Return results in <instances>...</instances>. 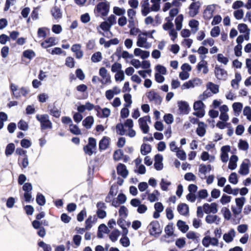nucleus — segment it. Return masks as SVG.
Here are the masks:
<instances>
[{
  "instance_id": "393cba45",
  "label": "nucleus",
  "mask_w": 251,
  "mask_h": 251,
  "mask_svg": "<svg viewBox=\"0 0 251 251\" xmlns=\"http://www.w3.org/2000/svg\"><path fill=\"white\" fill-rule=\"evenodd\" d=\"M206 126V125L203 122L199 123L198 127L196 130L197 133L199 136L203 137L205 135Z\"/></svg>"
},
{
  "instance_id": "a18cd8bd",
  "label": "nucleus",
  "mask_w": 251,
  "mask_h": 251,
  "mask_svg": "<svg viewBox=\"0 0 251 251\" xmlns=\"http://www.w3.org/2000/svg\"><path fill=\"white\" fill-rule=\"evenodd\" d=\"M207 87L214 94H216L219 92V86L212 82H209L207 84Z\"/></svg>"
},
{
  "instance_id": "0eeeda50",
  "label": "nucleus",
  "mask_w": 251,
  "mask_h": 251,
  "mask_svg": "<svg viewBox=\"0 0 251 251\" xmlns=\"http://www.w3.org/2000/svg\"><path fill=\"white\" fill-rule=\"evenodd\" d=\"M150 233L151 235L155 236L159 235L161 232L160 227V224L158 221H154L151 222L148 227Z\"/></svg>"
},
{
  "instance_id": "a19ab883",
  "label": "nucleus",
  "mask_w": 251,
  "mask_h": 251,
  "mask_svg": "<svg viewBox=\"0 0 251 251\" xmlns=\"http://www.w3.org/2000/svg\"><path fill=\"white\" fill-rule=\"evenodd\" d=\"M51 14L55 19L60 18L62 16V14L60 12L59 8L54 6L51 10Z\"/></svg>"
},
{
  "instance_id": "1a4fd4ad",
  "label": "nucleus",
  "mask_w": 251,
  "mask_h": 251,
  "mask_svg": "<svg viewBox=\"0 0 251 251\" xmlns=\"http://www.w3.org/2000/svg\"><path fill=\"white\" fill-rule=\"evenodd\" d=\"M217 6V5L215 4L207 5L203 13L204 18L207 20L211 19L213 17V13Z\"/></svg>"
},
{
  "instance_id": "69168bd1",
  "label": "nucleus",
  "mask_w": 251,
  "mask_h": 251,
  "mask_svg": "<svg viewBox=\"0 0 251 251\" xmlns=\"http://www.w3.org/2000/svg\"><path fill=\"white\" fill-rule=\"evenodd\" d=\"M228 180L231 183L236 184L238 183L237 174L235 173H231L228 177Z\"/></svg>"
},
{
  "instance_id": "b1692460",
  "label": "nucleus",
  "mask_w": 251,
  "mask_h": 251,
  "mask_svg": "<svg viewBox=\"0 0 251 251\" xmlns=\"http://www.w3.org/2000/svg\"><path fill=\"white\" fill-rule=\"evenodd\" d=\"M186 237L192 241L198 243L200 241V234L193 231H189L186 234Z\"/></svg>"
},
{
  "instance_id": "412c9836",
  "label": "nucleus",
  "mask_w": 251,
  "mask_h": 251,
  "mask_svg": "<svg viewBox=\"0 0 251 251\" xmlns=\"http://www.w3.org/2000/svg\"><path fill=\"white\" fill-rule=\"evenodd\" d=\"M71 50L72 51L75 53V57L78 58L80 59L82 58L83 56V52L81 50V46L79 44H75L74 45Z\"/></svg>"
},
{
  "instance_id": "79ce46f5",
  "label": "nucleus",
  "mask_w": 251,
  "mask_h": 251,
  "mask_svg": "<svg viewBox=\"0 0 251 251\" xmlns=\"http://www.w3.org/2000/svg\"><path fill=\"white\" fill-rule=\"evenodd\" d=\"M15 145L13 143H10L7 145L5 153L6 156L11 155L15 150Z\"/></svg>"
},
{
  "instance_id": "f8f14e48",
  "label": "nucleus",
  "mask_w": 251,
  "mask_h": 251,
  "mask_svg": "<svg viewBox=\"0 0 251 251\" xmlns=\"http://www.w3.org/2000/svg\"><path fill=\"white\" fill-rule=\"evenodd\" d=\"M99 75L102 77L100 79V82L103 84H105L111 82L110 76L107 73V71L104 67L100 68L99 70Z\"/></svg>"
},
{
  "instance_id": "de8ad7c7",
  "label": "nucleus",
  "mask_w": 251,
  "mask_h": 251,
  "mask_svg": "<svg viewBox=\"0 0 251 251\" xmlns=\"http://www.w3.org/2000/svg\"><path fill=\"white\" fill-rule=\"evenodd\" d=\"M70 131L75 135H79L81 134V130L76 125L73 124L70 125Z\"/></svg>"
},
{
  "instance_id": "58836bf2",
  "label": "nucleus",
  "mask_w": 251,
  "mask_h": 251,
  "mask_svg": "<svg viewBox=\"0 0 251 251\" xmlns=\"http://www.w3.org/2000/svg\"><path fill=\"white\" fill-rule=\"evenodd\" d=\"M211 170V166L210 165H205L204 164H201L199 167V171L200 173L205 175L207 172H209Z\"/></svg>"
},
{
  "instance_id": "f704fd0d",
  "label": "nucleus",
  "mask_w": 251,
  "mask_h": 251,
  "mask_svg": "<svg viewBox=\"0 0 251 251\" xmlns=\"http://www.w3.org/2000/svg\"><path fill=\"white\" fill-rule=\"evenodd\" d=\"M160 1L161 0H151V2L152 3L151 9L152 11L157 12L160 10Z\"/></svg>"
},
{
  "instance_id": "20e7f679",
  "label": "nucleus",
  "mask_w": 251,
  "mask_h": 251,
  "mask_svg": "<svg viewBox=\"0 0 251 251\" xmlns=\"http://www.w3.org/2000/svg\"><path fill=\"white\" fill-rule=\"evenodd\" d=\"M202 84V80L199 78L196 77L189 81L184 82L181 86L182 90L193 88L195 87L200 86Z\"/></svg>"
},
{
  "instance_id": "c03bdc74",
  "label": "nucleus",
  "mask_w": 251,
  "mask_h": 251,
  "mask_svg": "<svg viewBox=\"0 0 251 251\" xmlns=\"http://www.w3.org/2000/svg\"><path fill=\"white\" fill-rule=\"evenodd\" d=\"M183 20V16L182 15L178 16L175 19V23L176 29L177 30H180L182 27V22Z\"/></svg>"
},
{
  "instance_id": "0e129e2a",
  "label": "nucleus",
  "mask_w": 251,
  "mask_h": 251,
  "mask_svg": "<svg viewBox=\"0 0 251 251\" xmlns=\"http://www.w3.org/2000/svg\"><path fill=\"white\" fill-rule=\"evenodd\" d=\"M125 12L126 10L124 8H120L117 6L113 7V13L118 16L123 15L125 14Z\"/></svg>"
},
{
  "instance_id": "13d9d810",
  "label": "nucleus",
  "mask_w": 251,
  "mask_h": 251,
  "mask_svg": "<svg viewBox=\"0 0 251 251\" xmlns=\"http://www.w3.org/2000/svg\"><path fill=\"white\" fill-rule=\"evenodd\" d=\"M199 25V22L194 19L190 20L189 23V25L191 27L192 30H198Z\"/></svg>"
},
{
  "instance_id": "680f3d73",
  "label": "nucleus",
  "mask_w": 251,
  "mask_h": 251,
  "mask_svg": "<svg viewBox=\"0 0 251 251\" xmlns=\"http://www.w3.org/2000/svg\"><path fill=\"white\" fill-rule=\"evenodd\" d=\"M18 126L19 129L22 130L26 131L28 129V124L25 121L21 120L18 123Z\"/></svg>"
},
{
  "instance_id": "9d476101",
  "label": "nucleus",
  "mask_w": 251,
  "mask_h": 251,
  "mask_svg": "<svg viewBox=\"0 0 251 251\" xmlns=\"http://www.w3.org/2000/svg\"><path fill=\"white\" fill-rule=\"evenodd\" d=\"M147 96L150 101L155 104L159 105L162 101V98L158 94L153 91H151L147 93Z\"/></svg>"
},
{
  "instance_id": "338daca9",
  "label": "nucleus",
  "mask_w": 251,
  "mask_h": 251,
  "mask_svg": "<svg viewBox=\"0 0 251 251\" xmlns=\"http://www.w3.org/2000/svg\"><path fill=\"white\" fill-rule=\"evenodd\" d=\"M120 242L125 247H127L130 245L129 239L126 236H123L121 238Z\"/></svg>"
},
{
  "instance_id": "aec40b11",
  "label": "nucleus",
  "mask_w": 251,
  "mask_h": 251,
  "mask_svg": "<svg viewBox=\"0 0 251 251\" xmlns=\"http://www.w3.org/2000/svg\"><path fill=\"white\" fill-rule=\"evenodd\" d=\"M235 236V231L233 229H231L227 233L223 235V239L226 243H230L232 241Z\"/></svg>"
},
{
  "instance_id": "e433bc0d",
  "label": "nucleus",
  "mask_w": 251,
  "mask_h": 251,
  "mask_svg": "<svg viewBox=\"0 0 251 251\" xmlns=\"http://www.w3.org/2000/svg\"><path fill=\"white\" fill-rule=\"evenodd\" d=\"M151 145L146 144H143L141 147V153L142 155H145L151 151Z\"/></svg>"
},
{
  "instance_id": "774afa93",
  "label": "nucleus",
  "mask_w": 251,
  "mask_h": 251,
  "mask_svg": "<svg viewBox=\"0 0 251 251\" xmlns=\"http://www.w3.org/2000/svg\"><path fill=\"white\" fill-rule=\"evenodd\" d=\"M164 120L167 124H171L174 121L173 116L171 114H165L163 117Z\"/></svg>"
},
{
  "instance_id": "3c124183",
  "label": "nucleus",
  "mask_w": 251,
  "mask_h": 251,
  "mask_svg": "<svg viewBox=\"0 0 251 251\" xmlns=\"http://www.w3.org/2000/svg\"><path fill=\"white\" fill-rule=\"evenodd\" d=\"M243 115L245 116L247 119L251 122V108L250 106H245L243 110Z\"/></svg>"
},
{
  "instance_id": "39448f33",
  "label": "nucleus",
  "mask_w": 251,
  "mask_h": 251,
  "mask_svg": "<svg viewBox=\"0 0 251 251\" xmlns=\"http://www.w3.org/2000/svg\"><path fill=\"white\" fill-rule=\"evenodd\" d=\"M193 108L195 112L193 114L198 117H202L205 114L204 104L201 100L195 101L194 103Z\"/></svg>"
},
{
  "instance_id": "f257e3e1",
  "label": "nucleus",
  "mask_w": 251,
  "mask_h": 251,
  "mask_svg": "<svg viewBox=\"0 0 251 251\" xmlns=\"http://www.w3.org/2000/svg\"><path fill=\"white\" fill-rule=\"evenodd\" d=\"M110 3L105 0L99 2L94 9L95 14L99 16H106L109 11Z\"/></svg>"
},
{
  "instance_id": "2eb2a0df",
  "label": "nucleus",
  "mask_w": 251,
  "mask_h": 251,
  "mask_svg": "<svg viewBox=\"0 0 251 251\" xmlns=\"http://www.w3.org/2000/svg\"><path fill=\"white\" fill-rule=\"evenodd\" d=\"M215 74L216 77L221 80L226 79L227 75L225 70L218 66H216L215 68Z\"/></svg>"
},
{
  "instance_id": "f3484780",
  "label": "nucleus",
  "mask_w": 251,
  "mask_h": 251,
  "mask_svg": "<svg viewBox=\"0 0 251 251\" xmlns=\"http://www.w3.org/2000/svg\"><path fill=\"white\" fill-rule=\"evenodd\" d=\"M117 171L118 175L123 177L126 178L128 175V172L126 166L123 164L120 163L117 167Z\"/></svg>"
},
{
  "instance_id": "bb28decb",
  "label": "nucleus",
  "mask_w": 251,
  "mask_h": 251,
  "mask_svg": "<svg viewBox=\"0 0 251 251\" xmlns=\"http://www.w3.org/2000/svg\"><path fill=\"white\" fill-rule=\"evenodd\" d=\"M238 158L235 155H232L230 159L228 164V168L230 170H234L237 167V162L238 161Z\"/></svg>"
},
{
  "instance_id": "c85d7f7f",
  "label": "nucleus",
  "mask_w": 251,
  "mask_h": 251,
  "mask_svg": "<svg viewBox=\"0 0 251 251\" xmlns=\"http://www.w3.org/2000/svg\"><path fill=\"white\" fill-rule=\"evenodd\" d=\"M220 219L217 215H208L205 218V221L208 224L219 223Z\"/></svg>"
},
{
  "instance_id": "7ed1b4c3",
  "label": "nucleus",
  "mask_w": 251,
  "mask_h": 251,
  "mask_svg": "<svg viewBox=\"0 0 251 251\" xmlns=\"http://www.w3.org/2000/svg\"><path fill=\"white\" fill-rule=\"evenodd\" d=\"M151 32H142L140 34L138 37L137 45L139 47L149 49L151 47V44L147 41V37H152Z\"/></svg>"
},
{
  "instance_id": "6e6d98bb",
  "label": "nucleus",
  "mask_w": 251,
  "mask_h": 251,
  "mask_svg": "<svg viewBox=\"0 0 251 251\" xmlns=\"http://www.w3.org/2000/svg\"><path fill=\"white\" fill-rule=\"evenodd\" d=\"M36 202L40 205H44L46 202L45 197L41 194H38L36 197Z\"/></svg>"
},
{
  "instance_id": "a878e982",
  "label": "nucleus",
  "mask_w": 251,
  "mask_h": 251,
  "mask_svg": "<svg viewBox=\"0 0 251 251\" xmlns=\"http://www.w3.org/2000/svg\"><path fill=\"white\" fill-rule=\"evenodd\" d=\"M110 138L107 137H104L99 143V148L101 150L106 149L109 144Z\"/></svg>"
},
{
  "instance_id": "4c0bfd02",
  "label": "nucleus",
  "mask_w": 251,
  "mask_h": 251,
  "mask_svg": "<svg viewBox=\"0 0 251 251\" xmlns=\"http://www.w3.org/2000/svg\"><path fill=\"white\" fill-rule=\"evenodd\" d=\"M171 185V181L164 179L162 178L160 183V185L161 189L164 191H167L168 190V187Z\"/></svg>"
},
{
  "instance_id": "bf43d9fd",
  "label": "nucleus",
  "mask_w": 251,
  "mask_h": 251,
  "mask_svg": "<svg viewBox=\"0 0 251 251\" xmlns=\"http://www.w3.org/2000/svg\"><path fill=\"white\" fill-rule=\"evenodd\" d=\"M233 15L237 20L242 19L244 16V11L242 9H237L233 12Z\"/></svg>"
},
{
  "instance_id": "052dcab7",
  "label": "nucleus",
  "mask_w": 251,
  "mask_h": 251,
  "mask_svg": "<svg viewBox=\"0 0 251 251\" xmlns=\"http://www.w3.org/2000/svg\"><path fill=\"white\" fill-rule=\"evenodd\" d=\"M98 108L101 110L102 115L100 116L101 118H107L109 116L111 113L110 110L108 108H104L101 109L100 107Z\"/></svg>"
},
{
  "instance_id": "e2e57ef3",
  "label": "nucleus",
  "mask_w": 251,
  "mask_h": 251,
  "mask_svg": "<svg viewBox=\"0 0 251 251\" xmlns=\"http://www.w3.org/2000/svg\"><path fill=\"white\" fill-rule=\"evenodd\" d=\"M176 152V156L181 160H185L186 159V154L183 150L178 149Z\"/></svg>"
},
{
  "instance_id": "473e14b6",
  "label": "nucleus",
  "mask_w": 251,
  "mask_h": 251,
  "mask_svg": "<svg viewBox=\"0 0 251 251\" xmlns=\"http://www.w3.org/2000/svg\"><path fill=\"white\" fill-rule=\"evenodd\" d=\"M239 173L242 175H246L249 173V167L246 161H244L241 165Z\"/></svg>"
},
{
  "instance_id": "423d86ee",
  "label": "nucleus",
  "mask_w": 251,
  "mask_h": 251,
  "mask_svg": "<svg viewBox=\"0 0 251 251\" xmlns=\"http://www.w3.org/2000/svg\"><path fill=\"white\" fill-rule=\"evenodd\" d=\"M151 122V118L149 116H146L140 118L138 120V123L140 127L143 132L145 134L147 133L149 131V126L147 122Z\"/></svg>"
},
{
  "instance_id": "4be33fe9",
  "label": "nucleus",
  "mask_w": 251,
  "mask_h": 251,
  "mask_svg": "<svg viewBox=\"0 0 251 251\" xmlns=\"http://www.w3.org/2000/svg\"><path fill=\"white\" fill-rule=\"evenodd\" d=\"M181 5V3L179 1H177V0H174L172 3L166 2L165 3L163 7V11L164 12H166L169 9H171L173 6L179 7Z\"/></svg>"
},
{
  "instance_id": "7c9ffc66",
  "label": "nucleus",
  "mask_w": 251,
  "mask_h": 251,
  "mask_svg": "<svg viewBox=\"0 0 251 251\" xmlns=\"http://www.w3.org/2000/svg\"><path fill=\"white\" fill-rule=\"evenodd\" d=\"M94 123V119L91 116L87 117L82 122V124L86 128H90Z\"/></svg>"
},
{
  "instance_id": "2f4dec72",
  "label": "nucleus",
  "mask_w": 251,
  "mask_h": 251,
  "mask_svg": "<svg viewBox=\"0 0 251 251\" xmlns=\"http://www.w3.org/2000/svg\"><path fill=\"white\" fill-rule=\"evenodd\" d=\"M178 229L182 232H186L189 229V226L187 225L185 222L178 220L176 224Z\"/></svg>"
},
{
  "instance_id": "ea45409f",
  "label": "nucleus",
  "mask_w": 251,
  "mask_h": 251,
  "mask_svg": "<svg viewBox=\"0 0 251 251\" xmlns=\"http://www.w3.org/2000/svg\"><path fill=\"white\" fill-rule=\"evenodd\" d=\"M232 108L237 115H239L242 111L243 104L241 102H234L232 104Z\"/></svg>"
},
{
  "instance_id": "6ab92c4d",
  "label": "nucleus",
  "mask_w": 251,
  "mask_h": 251,
  "mask_svg": "<svg viewBox=\"0 0 251 251\" xmlns=\"http://www.w3.org/2000/svg\"><path fill=\"white\" fill-rule=\"evenodd\" d=\"M197 68L199 71H202L204 74H206L208 72L207 62L205 60H202L199 62L197 65Z\"/></svg>"
},
{
  "instance_id": "603ef678",
  "label": "nucleus",
  "mask_w": 251,
  "mask_h": 251,
  "mask_svg": "<svg viewBox=\"0 0 251 251\" xmlns=\"http://www.w3.org/2000/svg\"><path fill=\"white\" fill-rule=\"evenodd\" d=\"M217 60L221 63L224 64V65H227L228 63L229 60L228 58L225 57L224 55L222 53H219L217 55Z\"/></svg>"
},
{
  "instance_id": "6e6552de",
  "label": "nucleus",
  "mask_w": 251,
  "mask_h": 251,
  "mask_svg": "<svg viewBox=\"0 0 251 251\" xmlns=\"http://www.w3.org/2000/svg\"><path fill=\"white\" fill-rule=\"evenodd\" d=\"M32 186L30 183H25L23 186V190L25 192L24 195L25 200L27 202H30L33 200L32 198L31 190Z\"/></svg>"
},
{
  "instance_id": "a211bd4d",
  "label": "nucleus",
  "mask_w": 251,
  "mask_h": 251,
  "mask_svg": "<svg viewBox=\"0 0 251 251\" xmlns=\"http://www.w3.org/2000/svg\"><path fill=\"white\" fill-rule=\"evenodd\" d=\"M155 163L154 164V167L157 170H161L163 168V156L162 155L157 154L154 157Z\"/></svg>"
},
{
  "instance_id": "09e8293b",
  "label": "nucleus",
  "mask_w": 251,
  "mask_h": 251,
  "mask_svg": "<svg viewBox=\"0 0 251 251\" xmlns=\"http://www.w3.org/2000/svg\"><path fill=\"white\" fill-rule=\"evenodd\" d=\"M120 234V233L119 230H114L109 235V238L112 242H115L117 240Z\"/></svg>"
},
{
  "instance_id": "5701e85b",
  "label": "nucleus",
  "mask_w": 251,
  "mask_h": 251,
  "mask_svg": "<svg viewBox=\"0 0 251 251\" xmlns=\"http://www.w3.org/2000/svg\"><path fill=\"white\" fill-rule=\"evenodd\" d=\"M57 43V40L54 37H50L46 39L41 43V45L45 48L56 45Z\"/></svg>"
},
{
  "instance_id": "37998d69",
  "label": "nucleus",
  "mask_w": 251,
  "mask_h": 251,
  "mask_svg": "<svg viewBox=\"0 0 251 251\" xmlns=\"http://www.w3.org/2000/svg\"><path fill=\"white\" fill-rule=\"evenodd\" d=\"M128 211L125 206H121L119 210V215L122 218H126L128 215Z\"/></svg>"
},
{
  "instance_id": "5fc2aeb1",
  "label": "nucleus",
  "mask_w": 251,
  "mask_h": 251,
  "mask_svg": "<svg viewBox=\"0 0 251 251\" xmlns=\"http://www.w3.org/2000/svg\"><path fill=\"white\" fill-rule=\"evenodd\" d=\"M23 55L25 57L31 59L35 56V54L33 50H28L23 52Z\"/></svg>"
},
{
  "instance_id": "f03ea898",
  "label": "nucleus",
  "mask_w": 251,
  "mask_h": 251,
  "mask_svg": "<svg viewBox=\"0 0 251 251\" xmlns=\"http://www.w3.org/2000/svg\"><path fill=\"white\" fill-rule=\"evenodd\" d=\"M37 120L40 123L41 128L42 130L52 128V123L47 114H37L36 116Z\"/></svg>"
},
{
  "instance_id": "9b49d317",
  "label": "nucleus",
  "mask_w": 251,
  "mask_h": 251,
  "mask_svg": "<svg viewBox=\"0 0 251 251\" xmlns=\"http://www.w3.org/2000/svg\"><path fill=\"white\" fill-rule=\"evenodd\" d=\"M201 7V3L199 1H195L192 2L189 7V15L193 17L197 15Z\"/></svg>"
},
{
  "instance_id": "4d7b16f0",
  "label": "nucleus",
  "mask_w": 251,
  "mask_h": 251,
  "mask_svg": "<svg viewBox=\"0 0 251 251\" xmlns=\"http://www.w3.org/2000/svg\"><path fill=\"white\" fill-rule=\"evenodd\" d=\"M124 99L125 101L126 102V104H125V107H129L132 101L131 100V96L129 94H126L124 95Z\"/></svg>"
},
{
  "instance_id": "72a5a7b5",
  "label": "nucleus",
  "mask_w": 251,
  "mask_h": 251,
  "mask_svg": "<svg viewBox=\"0 0 251 251\" xmlns=\"http://www.w3.org/2000/svg\"><path fill=\"white\" fill-rule=\"evenodd\" d=\"M160 193L157 190H154L152 193L148 194V199L151 202H154L158 200V197Z\"/></svg>"
},
{
  "instance_id": "cd10ccee",
  "label": "nucleus",
  "mask_w": 251,
  "mask_h": 251,
  "mask_svg": "<svg viewBox=\"0 0 251 251\" xmlns=\"http://www.w3.org/2000/svg\"><path fill=\"white\" fill-rule=\"evenodd\" d=\"M177 211L182 215H186L189 212V207L185 203H181L177 206Z\"/></svg>"
},
{
  "instance_id": "8fccbe9b",
  "label": "nucleus",
  "mask_w": 251,
  "mask_h": 251,
  "mask_svg": "<svg viewBox=\"0 0 251 251\" xmlns=\"http://www.w3.org/2000/svg\"><path fill=\"white\" fill-rule=\"evenodd\" d=\"M102 59L101 53L100 52H97L93 54L91 57V60L93 62H98Z\"/></svg>"
},
{
  "instance_id": "c756f323",
  "label": "nucleus",
  "mask_w": 251,
  "mask_h": 251,
  "mask_svg": "<svg viewBox=\"0 0 251 251\" xmlns=\"http://www.w3.org/2000/svg\"><path fill=\"white\" fill-rule=\"evenodd\" d=\"M177 104L180 112L183 114H187L189 108L188 103L185 101H178Z\"/></svg>"
},
{
  "instance_id": "dca6fc26",
  "label": "nucleus",
  "mask_w": 251,
  "mask_h": 251,
  "mask_svg": "<svg viewBox=\"0 0 251 251\" xmlns=\"http://www.w3.org/2000/svg\"><path fill=\"white\" fill-rule=\"evenodd\" d=\"M230 151V147L228 146H225L221 148V159L223 162H227L228 160V152Z\"/></svg>"
},
{
  "instance_id": "49530a36",
  "label": "nucleus",
  "mask_w": 251,
  "mask_h": 251,
  "mask_svg": "<svg viewBox=\"0 0 251 251\" xmlns=\"http://www.w3.org/2000/svg\"><path fill=\"white\" fill-rule=\"evenodd\" d=\"M249 144L246 141L240 140L238 143V147L239 149L243 151H247L249 149Z\"/></svg>"
},
{
  "instance_id": "ddd939ff",
  "label": "nucleus",
  "mask_w": 251,
  "mask_h": 251,
  "mask_svg": "<svg viewBox=\"0 0 251 251\" xmlns=\"http://www.w3.org/2000/svg\"><path fill=\"white\" fill-rule=\"evenodd\" d=\"M203 211L206 214L213 213L215 214L218 211L217 204L215 203L211 204L204 203L203 205Z\"/></svg>"
},
{
  "instance_id": "864d4df0",
  "label": "nucleus",
  "mask_w": 251,
  "mask_h": 251,
  "mask_svg": "<svg viewBox=\"0 0 251 251\" xmlns=\"http://www.w3.org/2000/svg\"><path fill=\"white\" fill-rule=\"evenodd\" d=\"M136 11L132 9H129L127 10V16L129 18V23H133L134 22V19L135 17Z\"/></svg>"
},
{
  "instance_id": "c9c22d12",
  "label": "nucleus",
  "mask_w": 251,
  "mask_h": 251,
  "mask_svg": "<svg viewBox=\"0 0 251 251\" xmlns=\"http://www.w3.org/2000/svg\"><path fill=\"white\" fill-rule=\"evenodd\" d=\"M49 113L54 117L58 118L61 115V110L60 109L53 106L49 109Z\"/></svg>"
},
{
  "instance_id": "4468645a",
  "label": "nucleus",
  "mask_w": 251,
  "mask_h": 251,
  "mask_svg": "<svg viewBox=\"0 0 251 251\" xmlns=\"http://www.w3.org/2000/svg\"><path fill=\"white\" fill-rule=\"evenodd\" d=\"M141 13L144 16H147L151 11V6H150L149 0H145L141 3Z\"/></svg>"
}]
</instances>
